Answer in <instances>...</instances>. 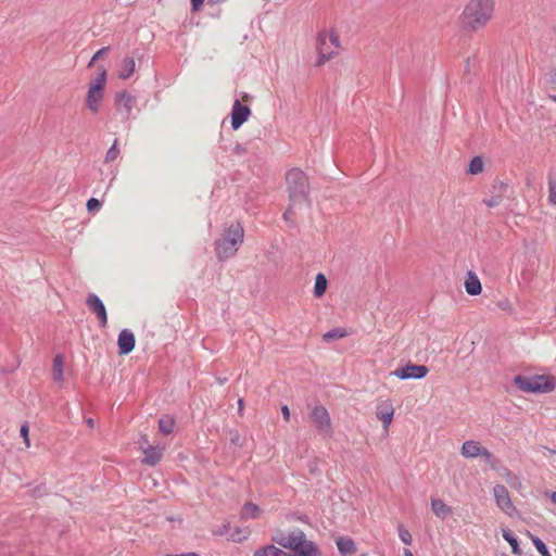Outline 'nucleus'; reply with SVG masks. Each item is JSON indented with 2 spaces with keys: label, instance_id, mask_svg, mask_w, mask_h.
<instances>
[{
  "label": "nucleus",
  "instance_id": "f257e3e1",
  "mask_svg": "<svg viewBox=\"0 0 556 556\" xmlns=\"http://www.w3.org/2000/svg\"><path fill=\"white\" fill-rule=\"evenodd\" d=\"M289 205L283 213V219L294 226L309 212V184L305 173L299 168L288 170L286 175Z\"/></svg>",
  "mask_w": 556,
  "mask_h": 556
},
{
  "label": "nucleus",
  "instance_id": "f03ea898",
  "mask_svg": "<svg viewBox=\"0 0 556 556\" xmlns=\"http://www.w3.org/2000/svg\"><path fill=\"white\" fill-rule=\"evenodd\" d=\"M494 11L495 0H468L458 16L459 26L465 33H478L486 27Z\"/></svg>",
  "mask_w": 556,
  "mask_h": 556
},
{
  "label": "nucleus",
  "instance_id": "7ed1b4c3",
  "mask_svg": "<svg viewBox=\"0 0 556 556\" xmlns=\"http://www.w3.org/2000/svg\"><path fill=\"white\" fill-rule=\"evenodd\" d=\"M271 540L283 548L293 552V556H319L320 552L317 545L307 540L305 533L295 529L290 532L278 530Z\"/></svg>",
  "mask_w": 556,
  "mask_h": 556
},
{
  "label": "nucleus",
  "instance_id": "20e7f679",
  "mask_svg": "<svg viewBox=\"0 0 556 556\" xmlns=\"http://www.w3.org/2000/svg\"><path fill=\"white\" fill-rule=\"evenodd\" d=\"M243 238L244 230L241 224L238 222L230 224L216 241L215 252L218 260L224 261L233 257L242 244Z\"/></svg>",
  "mask_w": 556,
  "mask_h": 556
},
{
  "label": "nucleus",
  "instance_id": "39448f33",
  "mask_svg": "<svg viewBox=\"0 0 556 556\" xmlns=\"http://www.w3.org/2000/svg\"><path fill=\"white\" fill-rule=\"evenodd\" d=\"M318 56L316 66H323L339 54L342 49L340 36L333 28L325 29L319 33L317 38Z\"/></svg>",
  "mask_w": 556,
  "mask_h": 556
},
{
  "label": "nucleus",
  "instance_id": "423d86ee",
  "mask_svg": "<svg viewBox=\"0 0 556 556\" xmlns=\"http://www.w3.org/2000/svg\"><path fill=\"white\" fill-rule=\"evenodd\" d=\"M515 386L527 393H549L556 388V380L552 375H518L514 378Z\"/></svg>",
  "mask_w": 556,
  "mask_h": 556
},
{
  "label": "nucleus",
  "instance_id": "0eeeda50",
  "mask_svg": "<svg viewBox=\"0 0 556 556\" xmlns=\"http://www.w3.org/2000/svg\"><path fill=\"white\" fill-rule=\"evenodd\" d=\"M106 70L103 66L98 67V74L89 83L85 105L91 114H98L104 99L106 86Z\"/></svg>",
  "mask_w": 556,
  "mask_h": 556
},
{
  "label": "nucleus",
  "instance_id": "6e6552de",
  "mask_svg": "<svg viewBox=\"0 0 556 556\" xmlns=\"http://www.w3.org/2000/svg\"><path fill=\"white\" fill-rule=\"evenodd\" d=\"M492 494L495 504L505 515L511 517L517 513V508L514 505L510 494L504 484H495L492 489Z\"/></svg>",
  "mask_w": 556,
  "mask_h": 556
},
{
  "label": "nucleus",
  "instance_id": "1a4fd4ad",
  "mask_svg": "<svg viewBox=\"0 0 556 556\" xmlns=\"http://www.w3.org/2000/svg\"><path fill=\"white\" fill-rule=\"evenodd\" d=\"M428 372H429V369L427 366L408 363L404 367L396 368L395 370L391 371L390 375L394 376L401 380H406V379H422L427 376Z\"/></svg>",
  "mask_w": 556,
  "mask_h": 556
},
{
  "label": "nucleus",
  "instance_id": "9d476101",
  "mask_svg": "<svg viewBox=\"0 0 556 556\" xmlns=\"http://www.w3.org/2000/svg\"><path fill=\"white\" fill-rule=\"evenodd\" d=\"M460 454L465 458H484L485 460H490L493 455L492 453L484 447L479 441L468 440L465 441L460 447Z\"/></svg>",
  "mask_w": 556,
  "mask_h": 556
},
{
  "label": "nucleus",
  "instance_id": "9b49d317",
  "mask_svg": "<svg viewBox=\"0 0 556 556\" xmlns=\"http://www.w3.org/2000/svg\"><path fill=\"white\" fill-rule=\"evenodd\" d=\"M376 417L381 421L384 431H389V428L393 421L395 408L391 400H380L376 405L375 410Z\"/></svg>",
  "mask_w": 556,
  "mask_h": 556
},
{
  "label": "nucleus",
  "instance_id": "f8f14e48",
  "mask_svg": "<svg viewBox=\"0 0 556 556\" xmlns=\"http://www.w3.org/2000/svg\"><path fill=\"white\" fill-rule=\"evenodd\" d=\"M311 420L315 425V427L319 431H324L326 433L332 432V424L330 419V415L326 407L324 406H315L311 412Z\"/></svg>",
  "mask_w": 556,
  "mask_h": 556
},
{
  "label": "nucleus",
  "instance_id": "ddd939ff",
  "mask_svg": "<svg viewBox=\"0 0 556 556\" xmlns=\"http://www.w3.org/2000/svg\"><path fill=\"white\" fill-rule=\"evenodd\" d=\"M251 115V109L242 105L239 100H236L231 110V127L237 130L243 123L248 121Z\"/></svg>",
  "mask_w": 556,
  "mask_h": 556
},
{
  "label": "nucleus",
  "instance_id": "4468645a",
  "mask_svg": "<svg viewBox=\"0 0 556 556\" xmlns=\"http://www.w3.org/2000/svg\"><path fill=\"white\" fill-rule=\"evenodd\" d=\"M115 103L117 111L128 118L136 105V99L132 94L122 91L116 94Z\"/></svg>",
  "mask_w": 556,
  "mask_h": 556
},
{
  "label": "nucleus",
  "instance_id": "2eb2a0df",
  "mask_svg": "<svg viewBox=\"0 0 556 556\" xmlns=\"http://www.w3.org/2000/svg\"><path fill=\"white\" fill-rule=\"evenodd\" d=\"M88 307L96 314L103 328L108 325V315L103 302L96 294H89L86 301Z\"/></svg>",
  "mask_w": 556,
  "mask_h": 556
},
{
  "label": "nucleus",
  "instance_id": "dca6fc26",
  "mask_svg": "<svg viewBox=\"0 0 556 556\" xmlns=\"http://www.w3.org/2000/svg\"><path fill=\"white\" fill-rule=\"evenodd\" d=\"M136 339L134 333L128 329H123L117 338L119 355L129 354L135 348Z\"/></svg>",
  "mask_w": 556,
  "mask_h": 556
},
{
  "label": "nucleus",
  "instance_id": "f3484780",
  "mask_svg": "<svg viewBox=\"0 0 556 556\" xmlns=\"http://www.w3.org/2000/svg\"><path fill=\"white\" fill-rule=\"evenodd\" d=\"M431 511L441 520L453 514V508L439 497H432L430 502Z\"/></svg>",
  "mask_w": 556,
  "mask_h": 556
},
{
  "label": "nucleus",
  "instance_id": "a211bd4d",
  "mask_svg": "<svg viewBox=\"0 0 556 556\" xmlns=\"http://www.w3.org/2000/svg\"><path fill=\"white\" fill-rule=\"evenodd\" d=\"M163 452H164L163 447L149 445L143 448L144 457H143L142 462L149 466H154L162 459Z\"/></svg>",
  "mask_w": 556,
  "mask_h": 556
},
{
  "label": "nucleus",
  "instance_id": "6ab92c4d",
  "mask_svg": "<svg viewBox=\"0 0 556 556\" xmlns=\"http://www.w3.org/2000/svg\"><path fill=\"white\" fill-rule=\"evenodd\" d=\"M135 70H136L135 59L131 56H126L121 61V63L118 65L117 76L121 79H128L135 73Z\"/></svg>",
  "mask_w": 556,
  "mask_h": 556
},
{
  "label": "nucleus",
  "instance_id": "aec40b11",
  "mask_svg": "<svg viewBox=\"0 0 556 556\" xmlns=\"http://www.w3.org/2000/svg\"><path fill=\"white\" fill-rule=\"evenodd\" d=\"M336 544H337L338 551L343 556L354 555L357 551L355 542L351 538H348V536H339L336 540Z\"/></svg>",
  "mask_w": 556,
  "mask_h": 556
},
{
  "label": "nucleus",
  "instance_id": "412c9836",
  "mask_svg": "<svg viewBox=\"0 0 556 556\" xmlns=\"http://www.w3.org/2000/svg\"><path fill=\"white\" fill-rule=\"evenodd\" d=\"M466 292L470 295H479L482 292V286L478 276L471 271L468 273L465 280Z\"/></svg>",
  "mask_w": 556,
  "mask_h": 556
},
{
  "label": "nucleus",
  "instance_id": "4be33fe9",
  "mask_svg": "<svg viewBox=\"0 0 556 556\" xmlns=\"http://www.w3.org/2000/svg\"><path fill=\"white\" fill-rule=\"evenodd\" d=\"M261 515H262V508L252 502L245 503L242 506L241 513H240L241 518L244 520L256 519V518H260Z\"/></svg>",
  "mask_w": 556,
  "mask_h": 556
},
{
  "label": "nucleus",
  "instance_id": "5701e85b",
  "mask_svg": "<svg viewBox=\"0 0 556 556\" xmlns=\"http://www.w3.org/2000/svg\"><path fill=\"white\" fill-rule=\"evenodd\" d=\"M328 288V280L326 276L321 273L317 274L315 277V285H314V296L319 299L321 298Z\"/></svg>",
  "mask_w": 556,
  "mask_h": 556
},
{
  "label": "nucleus",
  "instance_id": "b1692460",
  "mask_svg": "<svg viewBox=\"0 0 556 556\" xmlns=\"http://www.w3.org/2000/svg\"><path fill=\"white\" fill-rule=\"evenodd\" d=\"M253 556H286V553L275 545H265L255 549Z\"/></svg>",
  "mask_w": 556,
  "mask_h": 556
},
{
  "label": "nucleus",
  "instance_id": "393cba45",
  "mask_svg": "<svg viewBox=\"0 0 556 556\" xmlns=\"http://www.w3.org/2000/svg\"><path fill=\"white\" fill-rule=\"evenodd\" d=\"M63 367L64 361L61 355H56L53 359L52 366V378L54 381L62 382L63 381Z\"/></svg>",
  "mask_w": 556,
  "mask_h": 556
},
{
  "label": "nucleus",
  "instance_id": "a878e982",
  "mask_svg": "<svg viewBox=\"0 0 556 556\" xmlns=\"http://www.w3.org/2000/svg\"><path fill=\"white\" fill-rule=\"evenodd\" d=\"M175 425V419L168 415L161 417L159 420V429L165 435L170 434L174 431Z\"/></svg>",
  "mask_w": 556,
  "mask_h": 556
},
{
  "label": "nucleus",
  "instance_id": "bb28decb",
  "mask_svg": "<svg viewBox=\"0 0 556 556\" xmlns=\"http://www.w3.org/2000/svg\"><path fill=\"white\" fill-rule=\"evenodd\" d=\"M484 170V162L481 156H475L471 159L467 173L470 175H478Z\"/></svg>",
  "mask_w": 556,
  "mask_h": 556
},
{
  "label": "nucleus",
  "instance_id": "cd10ccee",
  "mask_svg": "<svg viewBox=\"0 0 556 556\" xmlns=\"http://www.w3.org/2000/svg\"><path fill=\"white\" fill-rule=\"evenodd\" d=\"M502 534L504 540L510 545L511 552L515 555L520 554V548L517 539L513 535L511 531L508 529H502Z\"/></svg>",
  "mask_w": 556,
  "mask_h": 556
},
{
  "label": "nucleus",
  "instance_id": "c85d7f7f",
  "mask_svg": "<svg viewBox=\"0 0 556 556\" xmlns=\"http://www.w3.org/2000/svg\"><path fill=\"white\" fill-rule=\"evenodd\" d=\"M494 189L497 190V194L485 198L483 201L484 204L489 207L497 206L501 203L505 188L503 185H501L498 187H494Z\"/></svg>",
  "mask_w": 556,
  "mask_h": 556
},
{
  "label": "nucleus",
  "instance_id": "c756f323",
  "mask_svg": "<svg viewBox=\"0 0 556 556\" xmlns=\"http://www.w3.org/2000/svg\"><path fill=\"white\" fill-rule=\"evenodd\" d=\"M251 534L248 528H237L230 533V540L236 543L245 541Z\"/></svg>",
  "mask_w": 556,
  "mask_h": 556
},
{
  "label": "nucleus",
  "instance_id": "7c9ffc66",
  "mask_svg": "<svg viewBox=\"0 0 556 556\" xmlns=\"http://www.w3.org/2000/svg\"><path fill=\"white\" fill-rule=\"evenodd\" d=\"M547 201L551 205L556 206V179L552 176L548 177L547 181Z\"/></svg>",
  "mask_w": 556,
  "mask_h": 556
},
{
  "label": "nucleus",
  "instance_id": "2f4dec72",
  "mask_svg": "<svg viewBox=\"0 0 556 556\" xmlns=\"http://www.w3.org/2000/svg\"><path fill=\"white\" fill-rule=\"evenodd\" d=\"M348 336V332L345 329H342V328H336V329H332L328 332H326L324 334V340L325 341H330V340H333V339H341V338H344Z\"/></svg>",
  "mask_w": 556,
  "mask_h": 556
},
{
  "label": "nucleus",
  "instance_id": "473e14b6",
  "mask_svg": "<svg viewBox=\"0 0 556 556\" xmlns=\"http://www.w3.org/2000/svg\"><path fill=\"white\" fill-rule=\"evenodd\" d=\"M119 155V148L117 147V141L115 140L112 147L108 150L105 154L104 162L105 163H112L114 162Z\"/></svg>",
  "mask_w": 556,
  "mask_h": 556
},
{
  "label": "nucleus",
  "instance_id": "72a5a7b5",
  "mask_svg": "<svg viewBox=\"0 0 556 556\" xmlns=\"http://www.w3.org/2000/svg\"><path fill=\"white\" fill-rule=\"evenodd\" d=\"M529 536L531 538L532 540V543L534 544L536 551L542 555V556H551L548 551H547V547L546 545L536 536L532 535L531 533H528Z\"/></svg>",
  "mask_w": 556,
  "mask_h": 556
},
{
  "label": "nucleus",
  "instance_id": "f704fd0d",
  "mask_svg": "<svg viewBox=\"0 0 556 556\" xmlns=\"http://www.w3.org/2000/svg\"><path fill=\"white\" fill-rule=\"evenodd\" d=\"M506 482L514 489L519 490L521 488L520 479L511 471H507L505 475Z\"/></svg>",
  "mask_w": 556,
  "mask_h": 556
},
{
  "label": "nucleus",
  "instance_id": "c9c22d12",
  "mask_svg": "<svg viewBox=\"0 0 556 556\" xmlns=\"http://www.w3.org/2000/svg\"><path fill=\"white\" fill-rule=\"evenodd\" d=\"M397 531L401 541L406 545H410L413 542L410 532L403 526H399Z\"/></svg>",
  "mask_w": 556,
  "mask_h": 556
},
{
  "label": "nucleus",
  "instance_id": "e433bc0d",
  "mask_svg": "<svg viewBox=\"0 0 556 556\" xmlns=\"http://www.w3.org/2000/svg\"><path fill=\"white\" fill-rule=\"evenodd\" d=\"M101 207V203L98 199L96 198H90L88 201H87V210L89 213H94V212H98Z\"/></svg>",
  "mask_w": 556,
  "mask_h": 556
},
{
  "label": "nucleus",
  "instance_id": "4c0bfd02",
  "mask_svg": "<svg viewBox=\"0 0 556 556\" xmlns=\"http://www.w3.org/2000/svg\"><path fill=\"white\" fill-rule=\"evenodd\" d=\"M21 435L23 437L24 439V442H25V446L28 448L30 446V440H29V427L27 424H23L21 426Z\"/></svg>",
  "mask_w": 556,
  "mask_h": 556
},
{
  "label": "nucleus",
  "instance_id": "58836bf2",
  "mask_svg": "<svg viewBox=\"0 0 556 556\" xmlns=\"http://www.w3.org/2000/svg\"><path fill=\"white\" fill-rule=\"evenodd\" d=\"M230 442L240 447L243 445L242 438L240 433L236 430L230 431Z\"/></svg>",
  "mask_w": 556,
  "mask_h": 556
},
{
  "label": "nucleus",
  "instance_id": "ea45409f",
  "mask_svg": "<svg viewBox=\"0 0 556 556\" xmlns=\"http://www.w3.org/2000/svg\"><path fill=\"white\" fill-rule=\"evenodd\" d=\"M109 49H110L109 47H103V48H101L100 50H98V51L93 54V56L91 58V60H90V62H89V64H88V67L92 66V65H93V63H94L99 58H101L102 55H104V54L109 51Z\"/></svg>",
  "mask_w": 556,
  "mask_h": 556
},
{
  "label": "nucleus",
  "instance_id": "a19ab883",
  "mask_svg": "<svg viewBox=\"0 0 556 556\" xmlns=\"http://www.w3.org/2000/svg\"><path fill=\"white\" fill-rule=\"evenodd\" d=\"M191 7L193 11H199L204 3V0H190Z\"/></svg>",
  "mask_w": 556,
  "mask_h": 556
},
{
  "label": "nucleus",
  "instance_id": "79ce46f5",
  "mask_svg": "<svg viewBox=\"0 0 556 556\" xmlns=\"http://www.w3.org/2000/svg\"><path fill=\"white\" fill-rule=\"evenodd\" d=\"M281 414H282L283 419L286 421L290 420V409H289V407L287 405L281 406Z\"/></svg>",
  "mask_w": 556,
  "mask_h": 556
},
{
  "label": "nucleus",
  "instance_id": "37998d69",
  "mask_svg": "<svg viewBox=\"0 0 556 556\" xmlns=\"http://www.w3.org/2000/svg\"><path fill=\"white\" fill-rule=\"evenodd\" d=\"M510 303L508 300H505V301H502L498 303V307L502 308V309H509L510 308Z\"/></svg>",
  "mask_w": 556,
  "mask_h": 556
},
{
  "label": "nucleus",
  "instance_id": "c03bdc74",
  "mask_svg": "<svg viewBox=\"0 0 556 556\" xmlns=\"http://www.w3.org/2000/svg\"><path fill=\"white\" fill-rule=\"evenodd\" d=\"M243 409H244V402H243L242 399H239L238 400V412H239V415L243 414Z\"/></svg>",
  "mask_w": 556,
  "mask_h": 556
},
{
  "label": "nucleus",
  "instance_id": "a18cd8bd",
  "mask_svg": "<svg viewBox=\"0 0 556 556\" xmlns=\"http://www.w3.org/2000/svg\"><path fill=\"white\" fill-rule=\"evenodd\" d=\"M164 556H199L198 553H194V552H190V553H186V554H178V555H173V554H166Z\"/></svg>",
  "mask_w": 556,
  "mask_h": 556
},
{
  "label": "nucleus",
  "instance_id": "49530a36",
  "mask_svg": "<svg viewBox=\"0 0 556 556\" xmlns=\"http://www.w3.org/2000/svg\"><path fill=\"white\" fill-rule=\"evenodd\" d=\"M403 556H414V555L409 549L405 548L403 552Z\"/></svg>",
  "mask_w": 556,
  "mask_h": 556
},
{
  "label": "nucleus",
  "instance_id": "de8ad7c7",
  "mask_svg": "<svg viewBox=\"0 0 556 556\" xmlns=\"http://www.w3.org/2000/svg\"><path fill=\"white\" fill-rule=\"evenodd\" d=\"M551 498L556 504V491L552 493Z\"/></svg>",
  "mask_w": 556,
  "mask_h": 556
},
{
  "label": "nucleus",
  "instance_id": "09e8293b",
  "mask_svg": "<svg viewBox=\"0 0 556 556\" xmlns=\"http://www.w3.org/2000/svg\"><path fill=\"white\" fill-rule=\"evenodd\" d=\"M242 100H243V101H249V100H250V96H249L248 93H244V94L242 96Z\"/></svg>",
  "mask_w": 556,
  "mask_h": 556
},
{
  "label": "nucleus",
  "instance_id": "8fccbe9b",
  "mask_svg": "<svg viewBox=\"0 0 556 556\" xmlns=\"http://www.w3.org/2000/svg\"><path fill=\"white\" fill-rule=\"evenodd\" d=\"M551 100H553L554 102H556V96H551Z\"/></svg>",
  "mask_w": 556,
  "mask_h": 556
}]
</instances>
